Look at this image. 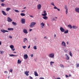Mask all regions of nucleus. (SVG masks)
I'll list each match as a JSON object with an SVG mask.
<instances>
[{
    "label": "nucleus",
    "mask_w": 79,
    "mask_h": 79,
    "mask_svg": "<svg viewBox=\"0 0 79 79\" xmlns=\"http://www.w3.org/2000/svg\"><path fill=\"white\" fill-rule=\"evenodd\" d=\"M49 58H54V54L53 53H51L49 54Z\"/></svg>",
    "instance_id": "nucleus-1"
},
{
    "label": "nucleus",
    "mask_w": 79,
    "mask_h": 79,
    "mask_svg": "<svg viewBox=\"0 0 79 79\" xmlns=\"http://www.w3.org/2000/svg\"><path fill=\"white\" fill-rule=\"evenodd\" d=\"M36 24V23L35 22H32L31 23V24L30 25V27H33Z\"/></svg>",
    "instance_id": "nucleus-2"
},
{
    "label": "nucleus",
    "mask_w": 79,
    "mask_h": 79,
    "mask_svg": "<svg viewBox=\"0 0 79 79\" xmlns=\"http://www.w3.org/2000/svg\"><path fill=\"white\" fill-rule=\"evenodd\" d=\"M25 19L22 18L21 19V22L22 24H25Z\"/></svg>",
    "instance_id": "nucleus-3"
},
{
    "label": "nucleus",
    "mask_w": 79,
    "mask_h": 79,
    "mask_svg": "<svg viewBox=\"0 0 79 79\" xmlns=\"http://www.w3.org/2000/svg\"><path fill=\"white\" fill-rule=\"evenodd\" d=\"M1 32H3V33L4 34H5V32H9V31L6 30H1Z\"/></svg>",
    "instance_id": "nucleus-4"
},
{
    "label": "nucleus",
    "mask_w": 79,
    "mask_h": 79,
    "mask_svg": "<svg viewBox=\"0 0 79 79\" xmlns=\"http://www.w3.org/2000/svg\"><path fill=\"white\" fill-rule=\"evenodd\" d=\"M61 45H62V46H64V47H66V43L64 42V41H62V42Z\"/></svg>",
    "instance_id": "nucleus-5"
},
{
    "label": "nucleus",
    "mask_w": 79,
    "mask_h": 79,
    "mask_svg": "<svg viewBox=\"0 0 79 79\" xmlns=\"http://www.w3.org/2000/svg\"><path fill=\"white\" fill-rule=\"evenodd\" d=\"M60 30L61 32H64L65 31V30H64V28H63L62 27H60Z\"/></svg>",
    "instance_id": "nucleus-6"
},
{
    "label": "nucleus",
    "mask_w": 79,
    "mask_h": 79,
    "mask_svg": "<svg viewBox=\"0 0 79 79\" xmlns=\"http://www.w3.org/2000/svg\"><path fill=\"white\" fill-rule=\"evenodd\" d=\"M75 11L77 13H79V8L78 7H76L75 8Z\"/></svg>",
    "instance_id": "nucleus-7"
},
{
    "label": "nucleus",
    "mask_w": 79,
    "mask_h": 79,
    "mask_svg": "<svg viewBox=\"0 0 79 79\" xmlns=\"http://www.w3.org/2000/svg\"><path fill=\"white\" fill-rule=\"evenodd\" d=\"M7 21L8 22H11V21H13V20L11 19L10 17H7Z\"/></svg>",
    "instance_id": "nucleus-8"
},
{
    "label": "nucleus",
    "mask_w": 79,
    "mask_h": 79,
    "mask_svg": "<svg viewBox=\"0 0 79 79\" xmlns=\"http://www.w3.org/2000/svg\"><path fill=\"white\" fill-rule=\"evenodd\" d=\"M23 31L24 33L25 34H27L28 32H27V30L26 29H23Z\"/></svg>",
    "instance_id": "nucleus-9"
},
{
    "label": "nucleus",
    "mask_w": 79,
    "mask_h": 79,
    "mask_svg": "<svg viewBox=\"0 0 79 79\" xmlns=\"http://www.w3.org/2000/svg\"><path fill=\"white\" fill-rule=\"evenodd\" d=\"M23 57L24 59L26 60V59H27L28 57V56H27V54H25L24 55Z\"/></svg>",
    "instance_id": "nucleus-10"
},
{
    "label": "nucleus",
    "mask_w": 79,
    "mask_h": 79,
    "mask_svg": "<svg viewBox=\"0 0 79 79\" xmlns=\"http://www.w3.org/2000/svg\"><path fill=\"white\" fill-rule=\"evenodd\" d=\"M29 73V71H26L24 72V74L27 76H29V74H28V73Z\"/></svg>",
    "instance_id": "nucleus-11"
},
{
    "label": "nucleus",
    "mask_w": 79,
    "mask_h": 79,
    "mask_svg": "<svg viewBox=\"0 0 79 79\" xmlns=\"http://www.w3.org/2000/svg\"><path fill=\"white\" fill-rule=\"evenodd\" d=\"M37 7L38 10H40L41 8V5L39 4L38 5Z\"/></svg>",
    "instance_id": "nucleus-12"
},
{
    "label": "nucleus",
    "mask_w": 79,
    "mask_h": 79,
    "mask_svg": "<svg viewBox=\"0 0 79 79\" xmlns=\"http://www.w3.org/2000/svg\"><path fill=\"white\" fill-rule=\"evenodd\" d=\"M65 56H67L66 60H69V57L68 55L67 54H65Z\"/></svg>",
    "instance_id": "nucleus-13"
},
{
    "label": "nucleus",
    "mask_w": 79,
    "mask_h": 79,
    "mask_svg": "<svg viewBox=\"0 0 79 79\" xmlns=\"http://www.w3.org/2000/svg\"><path fill=\"white\" fill-rule=\"evenodd\" d=\"M2 13L3 15H4V16H6V15H7L6 14V13L5 12V11L3 10L2 11Z\"/></svg>",
    "instance_id": "nucleus-14"
},
{
    "label": "nucleus",
    "mask_w": 79,
    "mask_h": 79,
    "mask_svg": "<svg viewBox=\"0 0 79 79\" xmlns=\"http://www.w3.org/2000/svg\"><path fill=\"white\" fill-rule=\"evenodd\" d=\"M72 28L73 29H76L77 28V27L76 26H72Z\"/></svg>",
    "instance_id": "nucleus-15"
},
{
    "label": "nucleus",
    "mask_w": 79,
    "mask_h": 79,
    "mask_svg": "<svg viewBox=\"0 0 79 79\" xmlns=\"http://www.w3.org/2000/svg\"><path fill=\"white\" fill-rule=\"evenodd\" d=\"M34 74L35 76H39L37 74V72L35 71L34 72Z\"/></svg>",
    "instance_id": "nucleus-16"
},
{
    "label": "nucleus",
    "mask_w": 79,
    "mask_h": 79,
    "mask_svg": "<svg viewBox=\"0 0 79 79\" xmlns=\"http://www.w3.org/2000/svg\"><path fill=\"white\" fill-rule=\"evenodd\" d=\"M10 10H11V8H10L8 7L6 8V11H9Z\"/></svg>",
    "instance_id": "nucleus-17"
},
{
    "label": "nucleus",
    "mask_w": 79,
    "mask_h": 79,
    "mask_svg": "<svg viewBox=\"0 0 79 79\" xmlns=\"http://www.w3.org/2000/svg\"><path fill=\"white\" fill-rule=\"evenodd\" d=\"M43 18L44 19L46 20L48 19V17L47 16H45V17H43Z\"/></svg>",
    "instance_id": "nucleus-18"
},
{
    "label": "nucleus",
    "mask_w": 79,
    "mask_h": 79,
    "mask_svg": "<svg viewBox=\"0 0 79 79\" xmlns=\"http://www.w3.org/2000/svg\"><path fill=\"white\" fill-rule=\"evenodd\" d=\"M12 24L14 26H16V24H17L16 23H15L14 22H12Z\"/></svg>",
    "instance_id": "nucleus-19"
},
{
    "label": "nucleus",
    "mask_w": 79,
    "mask_h": 79,
    "mask_svg": "<svg viewBox=\"0 0 79 79\" xmlns=\"http://www.w3.org/2000/svg\"><path fill=\"white\" fill-rule=\"evenodd\" d=\"M10 47L11 49H13V48H14V46H13V45H11L10 46Z\"/></svg>",
    "instance_id": "nucleus-20"
},
{
    "label": "nucleus",
    "mask_w": 79,
    "mask_h": 79,
    "mask_svg": "<svg viewBox=\"0 0 79 79\" xmlns=\"http://www.w3.org/2000/svg\"><path fill=\"white\" fill-rule=\"evenodd\" d=\"M42 16H47V13H44V14H42Z\"/></svg>",
    "instance_id": "nucleus-21"
},
{
    "label": "nucleus",
    "mask_w": 79,
    "mask_h": 79,
    "mask_svg": "<svg viewBox=\"0 0 79 79\" xmlns=\"http://www.w3.org/2000/svg\"><path fill=\"white\" fill-rule=\"evenodd\" d=\"M8 31H13V28H8Z\"/></svg>",
    "instance_id": "nucleus-22"
},
{
    "label": "nucleus",
    "mask_w": 79,
    "mask_h": 79,
    "mask_svg": "<svg viewBox=\"0 0 79 79\" xmlns=\"http://www.w3.org/2000/svg\"><path fill=\"white\" fill-rule=\"evenodd\" d=\"M68 32H69L68 30H66L64 32V34H68Z\"/></svg>",
    "instance_id": "nucleus-23"
},
{
    "label": "nucleus",
    "mask_w": 79,
    "mask_h": 79,
    "mask_svg": "<svg viewBox=\"0 0 79 79\" xmlns=\"http://www.w3.org/2000/svg\"><path fill=\"white\" fill-rule=\"evenodd\" d=\"M68 27H69V28H70V29H72V28L73 27H72L71 25H68Z\"/></svg>",
    "instance_id": "nucleus-24"
},
{
    "label": "nucleus",
    "mask_w": 79,
    "mask_h": 79,
    "mask_svg": "<svg viewBox=\"0 0 79 79\" xmlns=\"http://www.w3.org/2000/svg\"><path fill=\"white\" fill-rule=\"evenodd\" d=\"M41 25V26H45V24L43 23V22H42L40 24Z\"/></svg>",
    "instance_id": "nucleus-25"
},
{
    "label": "nucleus",
    "mask_w": 79,
    "mask_h": 79,
    "mask_svg": "<svg viewBox=\"0 0 79 79\" xmlns=\"http://www.w3.org/2000/svg\"><path fill=\"white\" fill-rule=\"evenodd\" d=\"M26 40H27V39L26 38H25L23 39V42L25 43Z\"/></svg>",
    "instance_id": "nucleus-26"
},
{
    "label": "nucleus",
    "mask_w": 79,
    "mask_h": 79,
    "mask_svg": "<svg viewBox=\"0 0 79 79\" xmlns=\"http://www.w3.org/2000/svg\"><path fill=\"white\" fill-rule=\"evenodd\" d=\"M21 63V61H20V60H19V59L18 60L17 63H18L19 64H20V63Z\"/></svg>",
    "instance_id": "nucleus-27"
},
{
    "label": "nucleus",
    "mask_w": 79,
    "mask_h": 79,
    "mask_svg": "<svg viewBox=\"0 0 79 79\" xmlns=\"http://www.w3.org/2000/svg\"><path fill=\"white\" fill-rule=\"evenodd\" d=\"M50 65L52 66V64H54V62L51 61L50 62Z\"/></svg>",
    "instance_id": "nucleus-28"
},
{
    "label": "nucleus",
    "mask_w": 79,
    "mask_h": 79,
    "mask_svg": "<svg viewBox=\"0 0 79 79\" xmlns=\"http://www.w3.org/2000/svg\"><path fill=\"white\" fill-rule=\"evenodd\" d=\"M20 15L21 16H25V14H24V13H21L20 14Z\"/></svg>",
    "instance_id": "nucleus-29"
},
{
    "label": "nucleus",
    "mask_w": 79,
    "mask_h": 79,
    "mask_svg": "<svg viewBox=\"0 0 79 79\" xmlns=\"http://www.w3.org/2000/svg\"><path fill=\"white\" fill-rule=\"evenodd\" d=\"M64 8L66 10H68V7H67V6L66 5H64Z\"/></svg>",
    "instance_id": "nucleus-30"
},
{
    "label": "nucleus",
    "mask_w": 79,
    "mask_h": 79,
    "mask_svg": "<svg viewBox=\"0 0 79 79\" xmlns=\"http://www.w3.org/2000/svg\"><path fill=\"white\" fill-rule=\"evenodd\" d=\"M33 48L34 50H37V46H35L33 47Z\"/></svg>",
    "instance_id": "nucleus-31"
},
{
    "label": "nucleus",
    "mask_w": 79,
    "mask_h": 79,
    "mask_svg": "<svg viewBox=\"0 0 79 79\" xmlns=\"http://www.w3.org/2000/svg\"><path fill=\"white\" fill-rule=\"evenodd\" d=\"M69 55L71 56H73V54H72V53L71 52H69Z\"/></svg>",
    "instance_id": "nucleus-32"
},
{
    "label": "nucleus",
    "mask_w": 79,
    "mask_h": 79,
    "mask_svg": "<svg viewBox=\"0 0 79 79\" xmlns=\"http://www.w3.org/2000/svg\"><path fill=\"white\" fill-rule=\"evenodd\" d=\"M60 67H61V68H64V66L62 64H60Z\"/></svg>",
    "instance_id": "nucleus-33"
},
{
    "label": "nucleus",
    "mask_w": 79,
    "mask_h": 79,
    "mask_svg": "<svg viewBox=\"0 0 79 79\" xmlns=\"http://www.w3.org/2000/svg\"><path fill=\"white\" fill-rule=\"evenodd\" d=\"M14 11H15V12L16 13H18V12H19V10H15Z\"/></svg>",
    "instance_id": "nucleus-34"
},
{
    "label": "nucleus",
    "mask_w": 79,
    "mask_h": 79,
    "mask_svg": "<svg viewBox=\"0 0 79 79\" xmlns=\"http://www.w3.org/2000/svg\"><path fill=\"white\" fill-rule=\"evenodd\" d=\"M10 73H12V72H13V69H10Z\"/></svg>",
    "instance_id": "nucleus-35"
},
{
    "label": "nucleus",
    "mask_w": 79,
    "mask_h": 79,
    "mask_svg": "<svg viewBox=\"0 0 79 79\" xmlns=\"http://www.w3.org/2000/svg\"><path fill=\"white\" fill-rule=\"evenodd\" d=\"M51 4L52 5H53V6H55V5H54V3L53 2H52Z\"/></svg>",
    "instance_id": "nucleus-36"
},
{
    "label": "nucleus",
    "mask_w": 79,
    "mask_h": 79,
    "mask_svg": "<svg viewBox=\"0 0 79 79\" xmlns=\"http://www.w3.org/2000/svg\"><path fill=\"white\" fill-rule=\"evenodd\" d=\"M23 48H24V49H25L26 47V46H23Z\"/></svg>",
    "instance_id": "nucleus-37"
},
{
    "label": "nucleus",
    "mask_w": 79,
    "mask_h": 79,
    "mask_svg": "<svg viewBox=\"0 0 79 79\" xmlns=\"http://www.w3.org/2000/svg\"><path fill=\"white\" fill-rule=\"evenodd\" d=\"M64 52H68V50L65 49V50H64Z\"/></svg>",
    "instance_id": "nucleus-38"
},
{
    "label": "nucleus",
    "mask_w": 79,
    "mask_h": 79,
    "mask_svg": "<svg viewBox=\"0 0 79 79\" xmlns=\"http://www.w3.org/2000/svg\"><path fill=\"white\" fill-rule=\"evenodd\" d=\"M4 73H5V74H8V72H7V71H5L4 72Z\"/></svg>",
    "instance_id": "nucleus-39"
},
{
    "label": "nucleus",
    "mask_w": 79,
    "mask_h": 79,
    "mask_svg": "<svg viewBox=\"0 0 79 79\" xmlns=\"http://www.w3.org/2000/svg\"><path fill=\"white\" fill-rule=\"evenodd\" d=\"M65 12H66V14L67 15V14H68V9L66 10Z\"/></svg>",
    "instance_id": "nucleus-40"
},
{
    "label": "nucleus",
    "mask_w": 79,
    "mask_h": 79,
    "mask_svg": "<svg viewBox=\"0 0 79 79\" xmlns=\"http://www.w3.org/2000/svg\"><path fill=\"white\" fill-rule=\"evenodd\" d=\"M77 67H79V64H77Z\"/></svg>",
    "instance_id": "nucleus-41"
},
{
    "label": "nucleus",
    "mask_w": 79,
    "mask_h": 79,
    "mask_svg": "<svg viewBox=\"0 0 79 79\" xmlns=\"http://www.w3.org/2000/svg\"><path fill=\"white\" fill-rule=\"evenodd\" d=\"M9 56H13L14 55L13 54H11V55L9 54Z\"/></svg>",
    "instance_id": "nucleus-42"
},
{
    "label": "nucleus",
    "mask_w": 79,
    "mask_h": 79,
    "mask_svg": "<svg viewBox=\"0 0 79 79\" xmlns=\"http://www.w3.org/2000/svg\"><path fill=\"white\" fill-rule=\"evenodd\" d=\"M39 79H44V78L42 77H40V78Z\"/></svg>",
    "instance_id": "nucleus-43"
},
{
    "label": "nucleus",
    "mask_w": 79,
    "mask_h": 79,
    "mask_svg": "<svg viewBox=\"0 0 79 79\" xmlns=\"http://www.w3.org/2000/svg\"><path fill=\"white\" fill-rule=\"evenodd\" d=\"M9 38H10V39H12V36H9Z\"/></svg>",
    "instance_id": "nucleus-44"
},
{
    "label": "nucleus",
    "mask_w": 79,
    "mask_h": 79,
    "mask_svg": "<svg viewBox=\"0 0 79 79\" xmlns=\"http://www.w3.org/2000/svg\"><path fill=\"white\" fill-rule=\"evenodd\" d=\"M29 16H30V17H31V18H34V16H33L32 15H29Z\"/></svg>",
    "instance_id": "nucleus-45"
},
{
    "label": "nucleus",
    "mask_w": 79,
    "mask_h": 79,
    "mask_svg": "<svg viewBox=\"0 0 79 79\" xmlns=\"http://www.w3.org/2000/svg\"><path fill=\"white\" fill-rule=\"evenodd\" d=\"M33 56L34 55H33V54H31V57H33Z\"/></svg>",
    "instance_id": "nucleus-46"
},
{
    "label": "nucleus",
    "mask_w": 79,
    "mask_h": 79,
    "mask_svg": "<svg viewBox=\"0 0 79 79\" xmlns=\"http://www.w3.org/2000/svg\"><path fill=\"white\" fill-rule=\"evenodd\" d=\"M29 78H30V79H33V78H32V77H31V76H30L29 77Z\"/></svg>",
    "instance_id": "nucleus-47"
},
{
    "label": "nucleus",
    "mask_w": 79,
    "mask_h": 79,
    "mask_svg": "<svg viewBox=\"0 0 79 79\" xmlns=\"http://www.w3.org/2000/svg\"><path fill=\"white\" fill-rule=\"evenodd\" d=\"M54 9H57V7H56V6H55V7H54Z\"/></svg>",
    "instance_id": "nucleus-48"
},
{
    "label": "nucleus",
    "mask_w": 79,
    "mask_h": 79,
    "mask_svg": "<svg viewBox=\"0 0 79 79\" xmlns=\"http://www.w3.org/2000/svg\"><path fill=\"white\" fill-rule=\"evenodd\" d=\"M1 53L2 54H3V51H1Z\"/></svg>",
    "instance_id": "nucleus-49"
},
{
    "label": "nucleus",
    "mask_w": 79,
    "mask_h": 79,
    "mask_svg": "<svg viewBox=\"0 0 79 79\" xmlns=\"http://www.w3.org/2000/svg\"><path fill=\"white\" fill-rule=\"evenodd\" d=\"M0 1H1V2H4V0H0Z\"/></svg>",
    "instance_id": "nucleus-50"
},
{
    "label": "nucleus",
    "mask_w": 79,
    "mask_h": 79,
    "mask_svg": "<svg viewBox=\"0 0 79 79\" xmlns=\"http://www.w3.org/2000/svg\"><path fill=\"white\" fill-rule=\"evenodd\" d=\"M66 78H67L68 77H69V76H68L67 75H66Z\"/></svg>",
    "instance_id": "nucleus-51"
},
{
    "label": "nucleus",
    "mask_w": 79,
    "mask_h": 79,
    "mask_svg": "<svg viewBox=\"0 0 79 79\" xmlns=\"http://www.w3.org/2000/svg\"><path fill=\"white\" fill-rule=\"evenodd\" d=\"M1 5H2L3 6H4V4L2 3V4H1Z\"/></svg>",
    "instance_id": "nucleus-52"
},
{
    "label": "nucleus",
    "mask_w": 79,
    "mask_h": 79,
    "mask_svg": "<svg viewBox=\"0 0 79 79\" xmlns=\"http://www.w3.org/2000/svg\"><path fill=\"white\" fill-rule=\"evenodd\" d=\"M43 13H46V11L45 10H44L43 12Z\"/></svg>",
    "instance_id": "nucleus-53"
},
{
    "label": "nucleus",
    "mask_w": 79,
    "mask_h": 79,
    "mask_svg": "<svg viewBox=\"0 0 79 79\" xmlns=\"http://www.w3.org/2000/svg\"><path fill=\"white\" fill-rule=\"evenodd\" d=\"M11 50H12L13 51H15V49L14 48V49H12Z\"/></svg>",
    "instance_id": "nucleus-54"
},
{
    "label": "nucleus",
    "mask_w": 79,
    "mask_h": 79,
    "mask_svg": "<svg viewBox=\"0 0 79 79\" xmlns=\"http://www.w3.org/2000/svg\"><path fill=\"white\" fill-rule=\"evenodd\" d=\"M57 10L58 11H60V10L58 8H57Z\"/></svg>",
    "instance_id": "nucleus-55"
},
{
    "label": "nucleus",
    "mask_w": 79,
    "mask_h": 79,
    "mask_svg": "<svg viewBox=\"0 0 79 79\" xmlns=\"http://www.w3.org/2000/svg\"><path fill=\"white\" fill-rule=\"evenodd\" d=\"M52 21H55V19L54 18H53V19H52Z\"/></svg>",
    "instance_id": "nucleus-56"
},
{
    "label": "nucleus",
    "mask_w": 79,
    "mask_h": 79,
    "mask_svg": "<svg viewBox=\"0 0 79 79\" xmlns=\"http://www.w3.org/2000/svg\"><path fill=\"white\" fill-rule=\"evenodd\" d=\"M31 31H32V29H30V32H31Z\"/></svg>",
    "instance_id": "nucleus-57"
},
{
    "label": "nucleus",
    "mask_w": 79,
    "mask_h": 79,
    "mask_svg": "<svg viewBox=\"0 0 79 79\" xmlns=\"http://www.w3.org/2000/svg\"><path fill=\"white\" fill-rule=\"evenodd\" d=\"M31 45H29L28 47V48H30V47Z\"/></svg>",
    "instance_id": "nucleus-58"
},
{
    "label": "nucleus",
    "mask_w": 79,
    "mask_h": 79,
    "mask_svg": "<svg viewBox=\"0 0 79 79\" xmlns=\"http://www.w3.org/2000/svg\"><path fill=\"white\" fill-rule=\"evenodd\" d=\"M17 56V55H14L13 56Z\"/></svg>",
    "instance_id": "nucleus-59"
},
{
    "label": "nucleus",
    "mask_w": 79,
    "mask_h": 79,
    "mask_svg": "<svg viewBox=\"0 0 79 79\" xmlns=\"http://www.w3.org/2000/svg\"><path fill=\"white\" fill-rule=\"evenodd\" d=\"M71 74H69V77H71Z\"/></svg>",
    "instance_id": "nucleus-60"
},
{
    "label": "nucleus",
    "mask_w": 79,
    "mask_h": 79,
    "mask_svg": "<svg viewBox=\"0 0 79 79\" xmlns=\"http://www.w3.org/2000/svg\"><path fill=\"white\" fill-rule=\"evenodd\" d=\"M54 37L55 38L56 37V34L54 35Z\"/></svg>",
    "instance_id": "nucleus-61"
},
{
    "label": "nucleus",
    "mask_w": 79,
    "mask_h": 79,
    "mask_svg": "<svg viewBox=\"0 0 79 79\" xmlns=\"http://www.w3.org/2000/svg\"><path fill=\"white\" fill-rule=\"evenodd\" d=\"M44 26H41V27L42 28H44Z\"/></svg>",
    "instance_id": "nucleus-62"
},
{
    "label": "nucleus",
    "mask_w": 79,
    "mask_h": 79,
    "mask_svg": "<svg viewBox=\"0 0 79 79\" xmlns=\"http://www.w3.org/2000/svg\"><path fill=\"white\" fill-rule=\"evenodd\" d=\"M68 44H69V43L68 42H67V45H68Z\"/></svg>",
    "instance_id": "nucleus-63"
},
{
    "label": "nucleus",
    "mask_w": 79,
    "mask_h": 79,
    "mask_svg": "<svg viewBox=\"0 0 79 79\" xmlns=\"http://www.w3.org/2000/svg\"><path fill=\"white\" fill-rule=\"evenodd\" d=\"M60 79V78H57L56 79Z\"/></svg>",
    "instance_id": "nucleus-64"
}]
</instances>
